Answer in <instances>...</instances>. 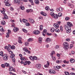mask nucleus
I'll return each instance as SVG.
<instances>
[{
  "mask_svg": "<svg viewBox=\"0 0 75 75\" xmlns=\"http://www.w3.org/2000/svg\"><path fill=\"white\" fill-rule=\"evenodd\" d=\"M18 42L20 44H22V42H21V40H18Z\"/></svg>",
  "mask_w": 75,
  "mask_h": 75,
  "instance_id": "nucleus-55",
  "label": "nucleus"
},
{
  "mask_svg": "<svg viewBox=\"0 0 75 75\" xmlns=\"http://www.w3.org/2000/svg\"><path fill=\"white\" fill-rule=\"evenodd\" d=\"M53 17L54 18H58V16L57 14H54L53 15Z\"/></svg>",
  "mask_w": 75,
  "mask_h": 75,
  "instance_id": "nucleus-20",
  "label": "nucleus"
},
{
  "mask_svg": "<svg viewBox=\"0 0 75 75\" xmlns=\"http://www.w3.org/2000/svg\"><path fill=\"white\" fill-rule=\"evenodd\" d=\"M20 9L22 10H24L25 8H24V7L23 6H21L20 7Z\"/></svg>",
  "mask_w": 75,
  "mask_h": 75,
  "instance_id": "nucleus-26",
  "label": "nucleus"
},
{
  "mask_svg": "<svg viewBox=\"0 0 75 75\" xmlns=\"http://www.w3.org/2000/svg\"><path fill=\"white\" fill-rule=\"evenodd\" d=\"M70 75H75V73H71L70 74Z\"/></svg>",
  "mask_w": 75,
  "mask_h": 75,
  "instance_id": "nucleus-64",
  "label": "nucleus"
},
{
  "mask_svg": "<svg viewBox=\"0 0 75 75\" xmlns=\"http://www.w3.org/2000/svg\"><path fill=\"white\" fill-rule=\"evenodd\" d=\"M15 55L14 54H11V55L10 56V57L12 59H13V58H14Z\"/></svg>",
  "mask_w": 75,
  "mask_h": 75,
  "instance_id": "nucleus-22",
  "label": "nucleus"
},
{
  "mask_svg": "<svg viewBox=\"0 0 75 75\" xmlns=\"http://www.w3.org/2000/svg\"><path fill=\"white\" fill-rule=\"evenodd\" d=\"M62 13H58V17H61L62 16Z\"/></svg>",
  "mask_w": 75,
  "mask_h": 75,
  "instance_id": "nucleus-44",
  "label": "nucleus"
},
{
  "mask_svg": "<svg viewBox=\"0 0 75 75\" xmlns=\"http://www.w3.org/2000/svg\"><path fill=\"white\" fill-rule=\"evenodd\" d=\"M24 65H27V63L26 62V61L25 62L23 63Z\"/></svg>",
  "mask_w": 75,
  "mask_h": 75,
  "instance_id": "nucleus-58",
  "label": "nucleus"
},
{
  "mask_svg": "<svg viewBox=\"0 0 75 75\" xmlns=\"http://www.w3.org/2000/svg\"><path fill=\"white\" fill-rule=\"evenodd\" d=\"M29 58L30 59V60H32V61H34L33 57H32V56H30L29 57Z\"/></svg>",
  "mask_w": 75,
  "mask_h": 75,
  "instance_id": "nucleus-35",
  "label": "nucleus"
},
{
  "mask_svg": "<svg viewBox=\"0 0 75 75\" xmlns=\"http://www.w3.org/2000/svg\"><path fill=\"white\" fill-rule=\"evenodd\" d=\"M61 24V21H58L56 23L54 24L53 26H54L55 28H57L59 27V25Z\"/></svg>",
  "mask_w": 75,
  "mask_h": 75,
  "instance_id": "nucleus-2",
  "label": "nucleus"
},
{
  "mask_svg": "<svg viewBox=\"0 0 75 75\" xmlns=\"http://www.w3.org/2000/svg\"><path fill=\"white\" fill-rule=\"evenodd\" d=\"M29 44V43L28 42H25V46H28V44Z\"/></svg>",
  "mask_w": 75,
  "mask_h": 75,
  "instance_id": "nucleus-40",
  "label": "nucleus"
},
{
  "mask_svg": "<svg viewBox=\"0 0 75 75\" xmlns=\"http://www.w3.org/2000/svg\"><path fill=\"white\" fill-rule=\"evenodd\" d=\"M45 9L46 10H47V11H48L49 10H50V7L48 6H47L45 8Z\"/></svg>",
  "mask_w": 75,
  "mask_h": 75,
  "instance_id": "nucleus-32",
  "label": "nucleus"
},
{
  "mask_svg": "<svg viewBox=\"0 0 75 75\" xmlns=\"http://www.w3.org/2000/svg\"><path fill=\"white\" fill-rule=\"evenodd\" d=\"M67 30V33L68 34H69L71 33V29H69V30Z\"/></svg>",
  "mask_w": 75,
  "mask_h": 75,
  "instance_id": "nucleus-39",
  "label": "nucleus"
},
{
  "mask_svg": "<svg viewBox=\"0 0 75 75\" xmlns=\"http://www.w3.org/2000/svg\"><path fill=\"white\" fill-rule=\"evenodd\" d=\"M39 33H40V31L39 30H35L33 32V34L35 35H38Z\"/></svg>",
  "mask_w": 75,
  "mask_h": 75,
  "instance_id": "nucleus-4",
  "label": "nucleus"
},
{
  "mask_svg": "<svg viewBox=\"0 0 75 75\" xmlns=\"http://www.w3.org/2000/svg\"><path fill=\"white\" fill-rule=\"evenodd\" d=\"M35 2L36 4H39V1L38 0H35Z\"/></svg>",
  "mask_w": 75,
  "mask_h": 75,
  "instance_id": "nucleus-29",
  "label": "nucleus"
},
{
  "mask_svg": "<svg viewBox=\"0 0 75 75\" xmlns=\"http://www.w3.org/2000/svg\"><path fill=\"white\" fill-rule=\"evenodd\" d=\"M10 1L8 0H5L4 1V3L6 6H10V4H9Z\"/></svg>",
  "mask_w": 75,
  "mask_h": 75,
  "instance_id": "nucleus-3",
  "label": "nucleus"
},
{
  "mask_svg": "<svg viewBox=\"0 0 75 75\" xmlns=\"http://www.w3.org/2000/svg\"><path fill=\"white\" fill-rule=\"evenodd\" d=\"M43 29V26H42V25H40V26L39 30H40V31H41Z\"/></svg>",
  "mask_w": 75,
  "mask_h": 75,
  "instance_id": "nucleus-25",
  "label": "nucleus"
},
{
  "mask_svg": "<svg viewBox=\"0 0 75 75\" xmlns=\"http://www.w3.org/2000/svg\"><path fill=\"white\" fill-rule=\"evenodd\" d=\"M47 35H51V33H47Z\"/></svg>",
  "mask_w": 75,
  "mask_h": 75,
  "instance_id": "nucleus-63",
  "label": "nucleus"
},
{
  "mask_svg": "<svg viewBox=\"0 0 75 75\" xmlns=\"http://www.w3.org/2000/svg\"><path fill=\"white\" fill-rule=\"evenodd\" d=\"M47 33V30L44 29L43 30V32L42 33V35L44 36L45 34H46V33Z\"/></svg>",
  "mask_w": 75,
  "mask_h": 75,
  "instance_id": "nucleus-17",
  "label": "nucleus"
},
{
  "mask_svg": "<svg viewBox=\"0 0 75 75\" xmlns=\"http://www.w3.org/2000/svg\"><path fill=\"white\" fill-rule=\"evenodd\" d=\"M66 40L67 41H70V39L69 38L66 39Z\"/></svg>",
  "mask_w": 75,
  "mask_h": 75,
  "instance_id": "nucleus-61",
  "label": "nucleus"
},
{
  "mask_svg": "<svg viewBox=\"0 0 75 75\" xmlns=\"http://www.w3.org/2000/svg\"><path fill=\"white\" fill-rule=\"evenodd\" d=\"M1 67L2 68H5V65H4V64H1Z\"/></svg>",
  "mask_w": 75,
  "mask_h": 75,
  "instance_id": "nucleus-53",
  "label": "nucleus"
},
{
  "mask_svg": "<svg viewBox=\"0 0 75 75\" xmlns=\"http://www.w3.org/2000/svg\"><path fill=\"white\" fill-rule=\"evenodd\" d=\"M36 67L38 69H40V68H41V64H38L36 65Z\"/></svg>",
  "mask_w": 75,
  "mask_h": 75,
  "instance_id": "nucleus-11",
  "label": "nucleus"
},
{
  "mask_svg": "<svg viewBox=\"0 0 75 75\" xmlns=\"http://www.w3.org/2000/svg\"><path fill=\"white\" fill-rule=\"evenodd\" d=\"M57 11H62V8L61 7H60L59 8H57Z\"/></svg>",
  "mask_w": 75,
  "mask_h": 75,
  "instance_id": "nucleus-18",
  "label": "nucleus"
},
{
  "mask_svg": "<svg viewBox=\"0 0 75 75\" xmlns=\"http://www.w3.org/2000/svg\"><path fill=\"white\" fill-rule=\"evenodd\" d=\"M15 46L14 45H12L11 46V49H15Z\"/></svg>",
  "mask_w": 75,
  "mask_h": 75,
  "instance_id": "nucleus-47",
  "label": "nucleus"
},
{
  "mask_svg": "<svg viewBox=\"0 0 75 75\" xmlns=\"http://www.w3.org/2000/svg\"><path fill=\"white\" fill-rule=\"evenodd\" d=\"M26 12L27 13H28L29 12H30V10L29 9H27L26 11Z\"/></svg>",
  "mask_w": 75,
  "mask_h": 75,
  "instance_id": "nucleus-60",
  "label": "nucleus"
},
{
  "mask_svg": "<svg viewBox=\"0 0 75 75\" xmlns=\"http://www.w3.org/2000/svg\"><path fill=\"white\" fill-rule=\"evenodd\" d=\"M8 58V57L6 54H5L4 55V61H7Z\"/></svg>",
  "mask_w": 75,
  "mask_h": 75,
  "instance_id": "nucleus-6",
  "label": "nucleus"
},
{
  "mask_svg": "<svg viewBox=\"0 0 75 75\" xmlns=\"http://www.w3.org/2000/svg\"><path fill=\"white\" fill-rule=\"evenodd\" d=\"M63 45L64 50H68L69 48V45H68V43L67 42H64Z\"/></svg>",
  "mask_w": 75,
  "mask_h": 75,
  "instance_id": "nucleus-1",
  "label": "nucleus"
},
{
  "mask_svg": "<svg viewBox=\"0 0 75 75\" xmlns=\"http://www.w3.org/2000/svg\"><path fill=\"white\" fill-rule=\"evenodd\" d=\"M49 66H50V62L47 61L46 64L44 65V67L45 68H49Z\"/></svg>",
  "mask_w": 75,
  "mask_h": 75,
  "instance_id": "nucleus-9",
  "label": "nucleus"
},
{
  "mask_svg": "<svg viewBox=\"0 0 75 75\" xmlns=\"http://www.w3.org/2000/svg\"><path fill=\"white\" fill-rule=\"evenodd\" d=\"M55 28L53 27L52 28L50 29V31H51L52 33H54V32L55 31Z\"/></svg>",
  "mask_w": 75,
  "mask_h": 75,
  "instance_id": "nucleus-19",
  "label": "nucleus"
},
{
  "mask_svg": "<svg viewBox=\"0 0 75 75\" xmlns=\"http://www.w3.org/2000/svg\"><path fill=\"white\" fill-rule=\"evenodd\" d=\"M40 14H42L43 16H47V14H46V13L43 12H40Z\"/></svg>",
  "mask_w": 75,
  "mask_h": 75,
  "instance_id": "nucleus-24",
  "label": "nucleus"
},
{
  "mask_svg": "<svg viewBox=\"0 0 75 75\" xmlns=\"http://www.w3.org/2000/svg\"><path fill=\"white\" fill-rule=\"evenodd\" d=\"M65 29L66 30H71V27L67 26V25H66L65 26Z\"/></svg>",
  "mask_w": 75,
  "mask_h": 75,
  "instance_id": "nucleus-12",
  "label": "nucleus"
},
{
  "mask_svg": "<svg viewBox=\"0 0 75 75\" xmlns=\"http://www.w3.org/2000/svg\"><path fill=\"white\" fill-rule=\"evenodd\" d=\"M3 19H8V17L6 14H4V17H3Z\"/></svg>",
  "mask_w": 75,
  "mask_h": 75,
  "instance_id": "nucleus-23",
  "label": "nucleus"
},
{
  "mask_svg": "<svg viewBox=\"0 0 75 75\" xmlns=\"http://www.w3.org/2000/svg\"><path fill=\"white\" fill-rule=\"evenodd\" d=\"M23 50H24L25 52H28L29 54H30V51L27 50V48L26 47H25L24 48H23Z\"/></svg>",
  "mask_w": 75,
  "mask_h": 75,
  "instance_id": "nucleus-10",
  "label": "nucleus"
},
{
  "mask_svg": "<svg viewBox=\"0 0 75 75\" xmlns=\"http://www.w3.org/2000/svg\"><path fill=\"white\" fill-rule=\"evenodd\" d=\"M60 30L61 32L63 31V30L62 29V26L60 27Z\"/></svg>",
  "mask_w": 75,
  "mask_h": 75,
  "instance_id": "nucleus-54",
  "label": "nucleus"
},
{
  "mask_svg": "<svg viewBox=\"0 0 75 75\" xmlns=\"http://www.w3.org/2000/svg\"><path fill=\"white\" fill-rule=\"evenodd\" d=\"M25 25L26 26H30V23H25Z\"/></svg>",
  "mask_w": 75,
  "mask_h": 75,
  "instance_id": "nucleus-56",
  "label": "nucleus"
},
{
  "mask_svg": "<svg viewBox=\"0 0 75 75\" xmlns=\"http://www.w3.org/2000/svg\"><path fill=\"white\" fill-rule=\"evenodd\" d=\"M56 68H57V69H60L61 68V66H57L56 67Z\"/></svg>",
  "mask_w": 75,
  "mask_h": 75,
  "instance_id": "nucleus-45",
  "label": "nucleus"
},
{
  "mask_svg": "<svg viewBox=\"0 0 75 75\" xmlns=\"http://www.w3.org/2000/svg\"><path fill=\"white\" fill-rule=\"evenodd\" d=\"M55 31L56 33H59L60 32V30L59 29H56L55 30Z\"/></svg>",
  "mask_w": 75,
  "mask_h": 75,
  "instance_id": "nucleus-36",
  "label": "nucleus"
},
{
  "mask_svg": "<svg viewBox=\"0 0 75 75\" xmlns=\"http://www.w3.org/2000/svg\"><path fill=\"white\" fill-rule=\"evenodd\" d=\"M4 64L6 66V67H10V64L8 63H5Z\"/></svg>",
  "mask_w": 75,
  "mask_h": 75,
  "instance_id": "nucleus-30",
  "label": "nucleus"
},
{
  "mask_svg": "<svg viewBox=\"0 0 75 75\" xmlns=\"http://www.w3.org/2000/svg\"><path fill=\"white\" fill-rule=\"evenodd\" d=\"M6 37L7 38H8V37H9V33H7L6 35Z\"/></svg>",
  "mask_w": 75,
  "mask_h": 75,
  "instance_id": "nucleus-42",
  "label": "nucleus"
},
{
  "mask_svg": "<svg viewBox=\"0 0 75 75\" xmlns=\"http://www.w3.org/2000/svg\"><path fill=\"white\" fill-rule=\"evenodd\" d=\"M42 38L41 37L39 38L38 41L41 44L42 42Z\"/></svg>",
  "mask_w": 75,
  "mask_h": 75,
  "instance_id": "nucleus-16",
  "label": "nucleus"
},
{
  "mask_svg": "<svg viewBox=\"0 0 75 75\" xmlns=\"http://www.w3.org/2000/svg\"><path fill=\"white\" fill-rule=\"evenodd\" d=\"M63 62L64 64H69V62H67L66 60H64Z\"/></svg>",
  "mask_w": 75,
  "mask_h": 75,
  "instance_id": "nucleus-46",
  "label": "nucleus"
},
{
  "mask_svg": "<svg viewBox=\"0 0 75 75\" xmlns=\"http://www.w3.org/2000/svg\"><path fill=\"white\" fill-rule=\"evenodd\" d=\"M56 62L57 64H60V63L62 62V61L61 60H57L56 61Z\"/></svg>",
  "mask_w": 75,
  "mask_h": 75,
  "instance_id": "nucleus-34",
  "label": "nucleus"
},
{
  "mask_svg": "<svg viewBox=\"0 0 75 75\" xmlns=\"http://www.w3.org/2000/svg\"><path fill=\"white\" fill-rule=\"evenodd\" d=\"M14 2L15 3H17L18 5H20L21 1L20 0H14Z\"/></svg>",
  "mask_w": 75,
  "mask_h": 75,
  "instance_id": "nucleus-8",
  "label": "nucleus"
},
{
  "mask_svg": "<svg viewBox=\"0 0 75 75\" xmlns=\"http://www.w3.org/2000/svg\"><path fill=\"white\" fill-rule=\"evenodd\" d=\"M70 61L71 63H74L75 62V59L72 58L70 59Z\"/></svg>",
  "mask_w": 75,
  "mask_h": 75,
  "instance_id": "nucleus-21",
  "label": "nucleus"
},
{
  "mask_svg": "<svg viewBox=\"0 0 75 75\" xmlns=\"http://www.w3.org/2000/svg\"><path fill=\"white\" fill-rule=\"evenodd\" d=\"M51 41V40L50 39V38H47L46 39V41H47V42H50V41Z\"/></svg>",
  "mask_w": 75,
  "mask_h": 75,
  "instance_id": "nucleus-28",
  "label": "nucleus"
},
{
  "mask_svg": "<svg viewBox=\"0 0 75 75\" xmlns=\"http://www.w3.org/2000/svg\"><path fill=\"white\" fill-rule=\"evenodd\" d=\"M14 71V69H13V67H12V66L9 67V71Z\"/></svg>",
  "mask_w": 75,
  "mask_h": 75,
  "instance_id": "nucleus-15",
  "label": "nucleus"
},
{
  "mask_svg": "<svg viewBox=\"0 0 75 75\" xmlns=\"http://www.w3.org/2000/svg\"><path fill=\"white\" fill-rule=\"evenodd\" d=\"M13 31H14V32L16 33L18 31V30H19V29H18V28H16L15 27L13 28Z\"/></svg>",
  "mask_w": 75,
  "mask_h": 75,
  "instance_id": "nucleus-14",
  "label": "nucleus"
},
{
  "mask_svg": "<svg viewBox=\"0 0 75 75\" xmlns=\"http://www.w3.org/2000/svg\"><path fill=\"white\" fill-rule=\"evenodd\" d=\"M2 25H5L6 24V21H3L1 22Z\"/></svg>",
  "mask_w": 75,
  "mask_h": 75,
  "instance_id": "nucleus-27",
  "label": "nucleus"
},
{
  "mask_svg": "<svg viewBox=\"0 0 75 75\" xmlns=\"http://www.w3.org/2000/svg\"><path fill=\"white\" fill-rule=\"evenodd\" d=\"M35 59V60H37V57L36 56H34L33 57V60Z\"/></svg>",
  "mask_w": 75,
  "mask_h": 75,
  "instance_id": "nucleus-52",
  "label": "nucleus"
},
{
  "mask_svg": "<svg viewBox=\"0 0 75 75\" xmlns=\"http://www.w3.org/2000/svg\"><path fill=\"white\" fill-rule=\"evenodd\" d=\"M50 14L51 16H53L54 15V12H51Z\"/></svg>",
  "mask_w": 75,
  "mask_h": 75,
  "instance_id": "nucleus-48",
  "label": "nucleus"
},
{
  "mask_svg": "<svg viewBox=\"0 0 75 75\" xmlns=\"http://www.w3.org/2000/svg\"><path fill=\"white\" fill-rule=\"evenodd\" d=\"M52 59H53V60H55V59H56L55 58V57H53V56L52 57Z\"/></svg>",
  "mask_w": 75,
  "mask_h": 75,
  "instance_id": "nucleus-59",
  "label": "nucleus"
},
{
  "mask_svg": "<svg viewBox=\"0 0 75 75\" xmlns=\"http://www.w3.org/2000/svg\"><path fill=\"white\" fill-rule=\"evenodd\" d=\"M65 74H66V75H69V72H64Z\"/></svg>",
  "mask_w": 75,
  "mask_h": 75,
  "instance_id": "nucleus-50",
  "label": "nucleus"
},
{
  "mask_svg": "<svg viewBox=\"0 0 75 75\" xmlns=\"http://www.w3.org/2000/svg\"><path fill=\"white\" fill-rule=\"evenodd\" d=\"M0 55H1V56H2V57L3 56V51H1L0 52Z\"/></svg>",
  "mask_w": 75,
  "mask_h": 75,
  "instance_id": "nucleus-41",
  "label": "nucleus"
},
{
  "mask_svg": "<svg viewBox=\"0 0 75 75\" xmlns=\"http://www.w3.org/2000/svg\"><path fill=\"white\" fill-rule=\"evenodd\" d=\"M26 62H27V63L28 65L31 64V62L30 61H26Z\"/></svg>",
  "mask_w": 75,
  "mask_h": 75,
  "instance_id": "nucleus-43",
  "label": "nucleus"
},
{
  "mask_svg": "<svg viewBox=\"0 0 75 75\" xmlns=\"http://www.w3.org/2000/svg\"><path fill=\"white\" fill-rule=\"evenodd\" d=\"M49 72L50 74H55L56 72L55 71V70L52 69H50L49 70Z\"/></svg>",
  "mask_w": 75,
  "mask_h": 75,
  "instance_id": "nucleus-7",
  "label": "nucleus"
},
{
  "mask_svg": "<svg viewBox=\"0 0 75 75\" xmlns=\"http://www.w3.org/2000/svg\"><path fill=\"white\" fill-rule=\"evenodd\" d=\"M66 25L69 27H71L72 26V23H71L68 22L67 23V25Z\"/></svg>",
  "mask_w": 75,
  "mask_h": 75,
  "instance_id": "nucleus-13",
  "label": "nucleus"
},
{
  "mask_svg": "<svg viewBox=\"0 0 75 75\" xmlns=\"http://www.w3.org/2000/svg\"><path fill=\"white\" fill-rule=\"evenodd\" d=\"M13 60V62L14 63H15V62H16V59L14 58H13V59H12Z\"/></svg>",
  "mask_w": 75,
  "mask_h": 75,
  "instance_id": "nucleus-51",
  "label": "nucleus"
},
{
  "mask_svg": "<svg viewBox=\"0 0 75 75\" xmlns=\"http://www.w3.org/2000/svg\"><path fill=\"white\" fill-rule=\"evenodd\" d=\"M22 21H23V23H27V20L26 19H23L22 20Z\"/></svg>",
  "mask_w": 75,
  "mask_h": 75,
  "instance_id": "nucleus-37",
  "label": "nucleus"
},
{
  "mask_svg": "<svg viewBox=\"0 0 75 75\" xmlns=\"http://www.w3.org/2000/svg\"><path fill=\"white\" fill-rule=\"evenodd\" d=\"M15 26V23H13L11 25L12 27H14Z\"/></svg>",
  "mask_w": 75,
  "mask_h": 75,
  "instance_id": "nucleus-57",
  "label": "nucleus"
},
{
  "mask_svg": "<svg viewBox=\"0 0 75 75\" xmlns=\"http://www.w3.org/2000/svg\"><path fill=\"white\" fill-rule=\"evenodd\" d=\"M22 30L23 31V32H24V33H27L28 32L27 30H26V29L24 28L22 29Z\"/></svg>",
  "mask_w": 75,
  "mask_h": 75,
  "instance_id": "nucleus-33",
  "label": "nucleus"
},
{
  "mask_svg": "<svg viewBox=\"0 0 75 75\" xmlns=\"http://www.w3.org/2000/svg\"><path fill=\"white\" fill-rule=\"evenodd\" d=\"M65 19L66 21H68V20H69L70 19V18L68 17H67L65 18Z\"/></svg>",
  "mask_w": 75,
  "mask_h": 75,
  "instance_id": "nucleus-38",
  "label": "nucleus"
},
{
  "mask_svg": "<svg viewBox=\"0 0 75 75\" xmlns=\"http://www.w3.org/2000/svg\"><path fill=\"white\" fill-rule=\"evenodd\" d=\"M28 20L31 23V24H34L35 23V21L33 19L31 18H29Z\"/></svg>",
  "mask_w": 75,
  "mask_h": 75,
  "instance_id": "nucleus-5",
  "label": "nucleus"
},
{
  "mask_svg": "<svg viewBox=\"0 0 75 75\" xmlns=\"http://www.w3.org/2000/svg\"><path fill=\"white\" fill-rule=\"evenodd\" d=\"M55 52L54 51H53L52 52H51V56L52 57H53V54H55Z\"/></svg>",
  "mask_w": 75,
  "mask_h": 75,
  "instance_id": "nucleus-31",
  "label": "nucleus"
},
{
  "mask_svg": "<svg viewBox=\"0 0 75 75\" xmlns=\"http://www.w3.org/2000/svg\"><path fill=\"white\" fill-rule=\"evenodd\" d=\"M32 41L33 40H32V39H31V38H29L28 40V41H29V42H31V41Z\"/></svg>",
  "mask_w": 75,
  "mask_h": 75,
  "instance_id": "nucleus-49",
  "label": "nucleus"
},
{
  "mask_svg": "<svg viewBox=\"0 0 75 75\" xmlns=\"http://www.w3.org/2000/svg\"><path fill=\"white\" fill-rule=\"evenodd\" d=\"M70 48H72V47H73V46L72 44H71L70 45Z\"/></svg>",
  "mask_w": 75,
  "mask_h": 75,
  "instance_id": "nucleus-62",
  "label": "nucleus"
}]
</instances>
